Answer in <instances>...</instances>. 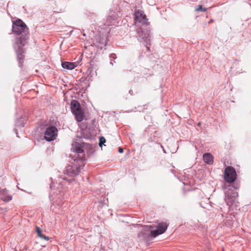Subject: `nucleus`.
Here are the masks:
<instances>
[{"instance_id":"obj_1","label":"nucleus","mask_w":251,"mask_h":251,"mask_svg":"<svg viewBox=\"0 0 251 251\" xmlns=\"http://www.w3.org/2000/svg\"><path fill=\"white\" fill-rule=\"evenodd\" d=\"M12 30L15 35H21L16 38L13 47L16 54L18 66L22 69L25 53L24 47L29 39V28L21 19H18L13 22Z\"/></svg>"},{"instance_id":"obj_2","label":"nucleus","mask_w":251,"mask_h":251,"mask_svg":"<svg viewBox=\"0 0 251 251\" xmlns=\"http://www.w3.org/2000/svg\"><path fill=\"white\" fill-rule=\"evenodd\" d=\"M85 146L90 147V145L84 142L80 143L75 142L72 144V150L77 154V156L72 157L74 162L66 167L65 174L69 176L74 177L78 175L80 172L81 168L84 166V161L86 160L85 155L82 154L81 156L79 153H82L84 152L83 148Z\"/></svg>"},{"instance_id":"obj_3","label":"nucleus","mask_w":251,"mask_h":251,"mask_svg":"<svg viewBox=\"0 0 251 251\" xmlns=\"http://www.w3.org/2000/svg\"><path fill=\"white\" fill-rule=\"evenodd\" d=\"M224 189H227L225 194V201L227 205H231L235 202L238 198V193L236 191L240 187L238 182H235L233 184H229L227 186L225 184Z\"/></svg>"},{"instance_id":"obj_4","label":"nucleus","mask_w":251,"mask_h":251,"mask_svg":"<svg viewBox=\"0 0 251 251\" xmlns=\"http://www.w3.org/2000/svg\"><path fill=\"white\" fill-rule=\"evenodd\" d=\"M138 34V40L141 42H144L147 44L151 43V29L149 26H140L137 29Z\"/></svg>"},{"instance_id":"obj_5","label":"nucleus","mask_w":251,"mask_h":251,"mask_svg":"<svg viewBox=\"0 0 251 251\" xmlns=\"http://www.w3.org/2000/svg\"><path fill=\"white\" fill-rule=\"evenodd\" d=\"M142 227V230L138 234V237L141 240L145 242H148L151 241L154 236L151 233L152 229L153 227L151 225L140 226Z\"/></svg>"},{"instance_id":"obj_6","label":"nucleus","mask_w":251,"mask_h":251,"mask_svg":"<svg viewBox=\"0 0 251 251\" xmlns=\"http://www.w3.org/2000/svg\"><path fill=\"white\" fill-rule=\"evenodd\" d=\"M71 108L76 121L77 122H82L84 119V115L80 103L76 100H72L71 102Z\"/></svg>"},{"instance_id":"obj_7","label":"nucleus","mask_w":251,"mask_h":251,"mask_svg":"<svg viewBox=\"0 0 251 251\" xmlns=\"http://www.w3.org/2000/svg\"><path fill=\"white\" fill-rule=\"evenodd\" d=\"M237 177V174L235 169L231 166L226 168L224 172V179L229 184H233Z\"/></svg>"},{"instance_id":"obj_8","label":"nucleus","mask_w":251,"mask_h":251,"mask_svg":"<svg viewBox=\"0 0 251 251\" xmlns=\"http://www.w3.org/2000/svg\"><path fill=\"white\" fill-rule=\"evenodd\" d=\"M146 15L142 11L136 10L134 13V21L136 23L141 24L140 26H148L150 25L149 22Z\"/></svg>"},{"instance_id":"obj_9","label":"nucleus","mask_w":251,"mask_h":251,"mask_svg":"<svg viewBox=\"0 0 251 251\" xmlns=\"http://www.w3.org/2000/svg\"><path fill=\"white\" fill-rule=\"evenodd\" d=\"M57 130L55 126H51L47 128L45 132V139L47 141H51L55 139Z\"/></svg>"},{"instance_id":"obj_10","label":"nucleus","mask_w":251,"mask_h":251,"mask_svg":"<svg viewBox=\"0 0 251 251\" xmlns=\"http://www.w3.org/2000/svg\"><path fill=\"white\" fill-rule=\"evenodd\" d=\"M168 225L164 222H161L158 224L155 230L152 229L151 233L154 237L163 234L167 230Z\"/></svg>"},{"instance_id":"obj_11","label":"nucleus","mask_w":251,"mask_h":251,"mask_svg":"<svg viewBox=\"0 0 251 251\" xmlns=\"http://www.w3.org/2000/svg\"><path fill=\"white\" fill-rule=\"evenodd\" d=\"M106 40L107 39L103 37H99L96 42V46L100 50L103 49L106 46Z\"/></svg>"},{"instance_id":"obj_12","label":"nucleus","mask_w":251,"mask_h":251,"mask_svg":"<svg viewBox=\"0 0 251 251\" xmlns=\"http://www.w3.org/2000/svg\"><path fill=\"white\" fill-rule=\"evenodd\" d=\"M62 67L66 69L72 70L77 66L75 62H71L68 61L62 62Z\"/></svg>"},{"instance_id":"obj_13","label":"nucleus","mask_w":251,"mask_h":251,"mask_svg":"<svg viewBox=\"0 0 251 251\" xmlns=\"http://www.w3.org/2000/svg\"><path fill=\"white\" fill-rule=\"evenodd\" d=\"M7 190L6 189L0 188V195L2 196L1 199L5 201H9L12 200V196L7 194Z\"/></svg>"},{"instance_id":"obj_14","label":"nucleus","mask_w":251,"mask_h":251,"mask_svg":"<svg viewBox=\"0 0 251 251\" xmlns=\"http://www.w3.org/2000/svg\"><path fill=\"white\" fill-rule=\"evenodd\" d=\"M203 160L208 164H212L213 162V157L210 153H205L203 155Z\"/></svg>"},{"instance_id":"obj_15","label":"nucleus","mask_w":251,"mask_h":251,"mask_svg":"<svg viewBox=\"0 0 251 251\" xmlns=\"http://www.w3.org/2000/svg\"><path fill=\"white\" fill-rule=\"evenodd\" d=\"M24 125H25V123H24L23 120H22V118H20V119H17L16 121V122H15V127L16 128L14 129V131L16 133V134H17V136L18 137V133H17V128H18V127H23L24 126Z\"/></svg>"},{"instance_id":"obj_16","label":"nucleus","mask_w":251,"mask_h":251,"mask_svg":"<svg viewBox=\"0 0 251 251\" xmlns=\"http://www.w3.org/2000/svg\"><path fill=\"white\" fill-rule=\"evenodd\" d=\"M36 231L37 233L38 236L40 237L41 238L46 241H48L49 240V237L48 236L44 235L42 234V231L41 230L39 227H36Z\"/></svg>"},{"instance_id":"obj_17","label":"nucleus","mask_w":251,"mask_h":251,"mask_svg":"<svg viewBox=\"0 0 251 251\" xmlns=\"http://www.w3.org/2000/svg\"><path fill=\"white\" fill-rule=\"evenodd\" d=\"M106 140L105 138L103 136H101L100 138L99 139V146L100 147H102V145H104V143H105Z\"/></svg>"},{"instance_id":"obj_18","label":"nucleus","mask_w":251,"mask_h":251,"mask_svg":"<svg viewBox=\"0 0 251 251\" xmlns=\"http://www.w3.org/2000/svg\"><path fill=\"white\" fill-rule=\"evenodd\" d=\"M110 58L111 59L110 61V64L111 65H113V62H112V59H115L116 58V55L114 53H112L109 55Z\"/></svg>"},{"instance_id":"obj_19","label":"nucleus","mask_w":251,"mask_h":251,"mask_svg":"<svg viewBox=\"0 0 251 251\" xmlns=\"http://www.w3.org/2000/svg\"><path fill=\"white\" fill-rule=\"evenodd\" d=\"M196 10L197 11H203V12H205L206 11V8H203L201 5H200L199 6V8H197L196 9Z\"/></svg>"},{"instance_id":"obj_20","label":"nucleus","mask_w":251,"mask_h":251,"mask_svg":"<svg viewBox=\"0 0 251 251\" xmlns=\"http://www.w3.org/2000/svg\"><path fill=\"white\" fill-rule=\"evenodd\" d=\"M64 180H65L67 181H68L69 183L71 182L73 180H74V179L73 178H71V179H68L66 177H63L62 178Z\"/></svg>"},{"instance_id":"obj_21","label":"nucleus","mask_w":251,"mask_h":251,"mask_svg":"<svg viewBox=\"0 0 251 251\" xmlns=\"http://www.w3.org/2000/svg\"><path fill=\"white\" fill-rule=\"evenodd\" d=\"M118 151L120 153H123L124 152V149L121 147L119 148Z\"/></svg>"},{"instance_id":"obj_22","label":"nucleus","mask_w":251,"mask_h":251,"mask_svg":"<svg viewBox=\"0 0 251 251\" xmlns=\"http://www.w3.org/2000/svg\"><path fill=\"white\" fill-rule=\"evenodd\" d=\"M148 45H150V44L146 43V48H147V50H150V48L148 47Z\"/></svg>"},{"instance_id":"obj_23","label":"nucleus","mask_w":251,"mask_h":251,"mask_svg":"<svg viewBox=\"0 0 251 251\" xmlns=\"http://www.w3.org/2000/svg\"><path fill=\"white\" fill-rule=\"evenodd\" d=\"M50 188L51 189H53V183H52L50 185Z\"/></svg>"},{"instance_id":"obj_24","label":"nucleus","mask_w":251,"mask_h":251,"mask_svg":"<svg viewBox=\"0 0 251 251\" xmlns=\"http://www.w3.org/2000/svg\"><path fill=\"white\" fill-rule=\"evenodd\" d=\"M213 21L212 20H211L209 22V23H210L211 22H212Z\"/></svg>"},{"instance_id":"obj_25","label":"nucleus","mask_w":251,"mask_h":251,"mask_svg":"<svg viewBox=\"0 0 251 251\" xmlns=\"http://www.w3.org/2000/svg\"><path fill=\"white\" fill-rule=\"evenodd\" d=\"M163 151H164L165 153H166V151H165V150L164 149H163Z\"/></svg>"}]
</instances>
